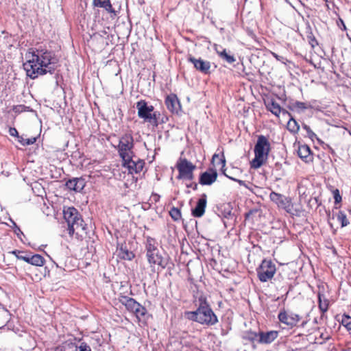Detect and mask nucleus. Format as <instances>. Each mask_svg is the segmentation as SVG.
I'll return each mask as SVG.
<instances>
[{"label":"nucleus","mask_w":351,"mask_h":351,"mask_svg":"<svg viewBox=\"0 0 351 351\" xmlns=\"http://www.w3.org/2000/svg\"><path fill=\"white\" fill-rule=\"evenodd\" d=\"M303 128L306 130V133H307V135L311 139V140H314V139H316L318 142V143L319 145H322L324 144V142L318 138V136H317V134L315 133H314L311 129L310 128L309 126L306 125H303Z\"/></svg>","instance_id":"nucleus-35"},{"label":"nucleus","mask_w":351,"mask_h":351,"mask_svg":"<svg viewBox=\"0 0 351 351\" xmlns=\"http://www.w3.org/2000/svg\"><path fill=\"white\" fill-rule=\"evenodd\" d=\"M132 313L135 315L136 317L140 321L144 319L147 313V311L145 307L138 303V306H136Z\"/></svg>","instance_id":"nucleus-27"},{"label":"nucleus","mask_w":351,"mask_h":351,"mask_svg":"<svg viewBox=\"0 0 351 351\" xmlns=\"http://www.w3.org/2000/svg\"><path fill=\"white\" fill-rule=\"evenodd\" d=\"M136 108L139 118L154 126H158V114L154 111L153 106H149L145 100L141 99L136 103Z\"/></svg>","instance_id":"nucleus-6"},{"label":"nucleus","mask_w":351,"mask_h":351,"mask_svg":"<svg viewBox=\"0 0 351 351\" xmlns=\"http://www.w3.org/2000/svg\"><path fill=\"white\" fill-rule=\"evenodd\" d=\"M216 51L219 56L228 63H232L235 61V58L233 56L228 54L226 49H222L221 51H219L218 49L216 48Z\"/></svg>","instance_id":"nucleus-31"},{"label":"nucleus","mask_w":351,"mask_h":351,"mask_svg":"<svg viewBox=\"0 0 351 351\" xmlns=\"http://www.w3.org/2000/svg\"><path fill=\"white\" fill-rule=\"evenodd\" d=\"M25 262L32 265L41 267L45 263L44 258L40 254L29 255L28 258L25 259Z\"/></svg>","instance_id":"nucleus-25"},{"label":"nucleus","mask_w":351,"mask_h":351,"mask_svg":"<svg viewBox=\"0 0 351 351\" xmlns=\"http://www.w3.org/2000/svg\"><path fill=\"white\" fill-rule=\"evenodd\" d=\"M246 32L247 34V35L252 39H255L256 38V36H255V34L254 32H253V30L250 29H246Z\"/></svg>","instance_id":"nucleus-48"},{"label":"nucleus","mask_w":351,"mask_h":351,"mask_svg":"<svg viewBox=\"0 0 351 351\" xmlns=\"http://www.w3.org/2000/svg\"><path fill=\"white\" fill-rule=\"evenodd\" d=\"M308 38H309V43L313 48H314L316 45H318V43L314 36H309Z\"/></svg>","instance_id":"nucleus-45"},{"label":"nucleus","mask_w":351,"mask_h":351,"mask_svg":"<svg viewBox=\"0 0 351 351\" xmlns=\"http://www.w3.org/2000/svg\"><path fill=\"white\" fill-rule=\"evenodd\" d=\"M335 217L342 228L347 226L350 223L346 215L343 211L340 210L337 213Z\"/></svg>","instance_id":"nucleus-30"},{"label":"nucleus","mask_w":351,"mask_h":351,"mask_svg":"<svg viewBox=\"0 0 351 351\" xmlns=\"http://www.w3.org/2000/svg\"><path fill=\"white\" fill-rule=\"evenodd\" d=\"M119 256L121 258L128 261H131L134 257V254L132 252L123 248L121 249Z\"/></svg>","instance_id":"nucleus-36"},{"label":"nucleus","mask_w":351,"mask_h":351,"mask_svg":"<svg viewBox=\"0 0 351 351\" xmlns=\"http://www.w3.org/2000/svg\"><path fill=\"white\" fill-rule=\"evenodd\" d=\"M219 51H221L223 49L221 47H217Z\"/></svg>","instance_id":"nucleus-52"},{"label":"nucleus","mask_w":351,"mask_h":351,"mask_svg":"<svg viewBox=\"0 0 351 351\" xmlns=\"http://www.w3.org/2000/svg\"><path fill=\"white\" fill-rule=\"evenodd\" d=\"M267 109L276 117H279L282 112L283 114L290 116V114L286 110L281 108L280 106L275 101L271 100L266 104Z\"/></svg>","instance_id":"nucleus-19"},{"label":"nucleus","mask_w":351,"mask_h":351,"mask_svg":"<svg viewBox=\"0 0 351 351\" xmlns=\"http://www.w3.org/2000/svg\"><path fill=\"white\" fill-rule=\"evenodd\" d=\"M230 178L233 180H235V181L238 182L240 184H241V180H236V179H234L232 178Z\"/></svg>","instance_id":"nucleus-51"},{"label":"nucleus","mask_w":351,"mask_h":351,"mask_svg":"<svg viewBox=\"0 0 351 351\" xmlns=\"http://www.w3.org/2000/svg\"><path fill=\"white\" fill-rule=\"evenodd\" d=\"M299 125L298 122L291 117L287 123V129L292 133H297L299 130Z\"/></svg>","instance_id":"nucleus-33"},{"label":"nucleus","mask_w":351,"mask_h":351,"mask_svg":"<svg viewBox=\"0 0 351 351\" xmlns=\"http://www.w3.org/2000/svg\"><path fill=\"white\" fill-rule=\"evenodd\" d=\"M169 215L174 221H178L181 218V212L176 207H173L170 210Z\"/></svg>","instance_id":"nucleus-38"},{"label":"nucleus","mask_w":351,"mask_h":351,"mask_svg":"<svg viewBox=\"0 0 351 351\" xmlns=\"http://www.w3.org/2000/svg\"><path fill=\"white\" fill-rule=\"evenodd\" d=\"M318 303L320 311L323 313H326L328 309L329 302L325 295L321 292L318 293Z\"/></svg>","instance_id":"nucleus-26"},{"label":"nucleus","mask_w":351,"mask_h":351,"mask_svg":"<svg viewBox=\"0 0 351 351\" xmlns=\"http://www.w3.org/2000/svg\"><path fill=\"white\" fill-rule=\"evenodd\" d=\"M167 109L173 114H179L182 108L180 101L176 94H170L165 99Z\"/></svg>","instance_id":"nucleus-13"},{"label":"nucleus","mask_w":351,"mask_h":351,"mask_svg":"<svg viewBox=\"0 0 351 351\" xmlns=\"http://www.w3.org/2000/svg\"><path fill=\"white\" fill-rule=\"evenodd\" d=\"M12 254H14L17 259L23 260L25 261V259L28 258L29 255H23V252L18 251V250H14L11 252Z\"/></svg>","instance_id":"nucleus-40"},{"label":"nucleus","mask_w":351,"mask_h":351,"mask_svg":"<svg viewBox=\"0 0 351 351\" xmlns=\"http://www.w3.org/2000/svg\"><path fill=\"white\" fill-rule=\"evenodd\" d=\"M259 217L260 211L258 209H252L245 214V220L253 223Z\"/></svg>","instance_id":"nucleus-28"},{"label":"nucleus","mask_w":351,"mask_h":351,"mask_svg":"<svg viewBox=\"0 0 351 351\" xmlns=\"http://www.w3.org/2000/svg\"><path fill=\"white\" fill-rule=\"evenodd\" d=\"M56 351H77V346L74 343H66L62 347L57 348Z\"/></svg>","instance_id":"nucleus-34"},{"label":"nucleus","mask_w":351,"mask_h":351,"mask_svg":"<svg viewBox=\"0 0 351 351\" xmlns=\"http://www.w3.org/2000/svg\"><path fill=\"white\" fill-rule=\"evenodd\" d=\"M85 186V182L84 179L81 178H74L73 179L69 180L66 182V186L70 189L73 190L75 191H82Z\"/></svg>","instance_id":"nucleus-18"},{"label":"nucleus","mask_w":351,"mask_h":351,"mask_svg":"<svg viewBox=\"0 0 351 351\" xmlns=\"http://www.w3.org/2000/svg\"><path fill=\"white\" fill-rule=\"evenodd\" d=\"M9 133L12 136H19L18 134V131L14 128H10L9 130Z\"/></svg>","instance_id":"nucleus-46"},{"label":"nucleus","mask_w":351,"mask_h":351,"mask_svg":"<svg viewBox=\"0 0 351 351\" xmlns=\"http://www.w3.org/2000/svg\"><path fill=\"white\" fill-rule=\"evenodd\" d=\"M93 5L95 7L104 8L109 13L115 14V10L112 8L110 0H93Z\"/></svg>","instance_id":"nucleus-23"},{"label":"nucleus","mask_w":351,"mask_h":351,"mask_svg":"<svg viewBox=\"0 0 351 351\" xmlns=\"http://www.w3.org/2000/svg\"><path fill=\"white\" fill-rule=\"evenodd\" d=\"M119 301L125 306L128 311L132 313L136 306H138V302L134 298L125 295H120L119 297Z\"/></svg>","instance_id":"nucleus-20"},{"label":"nucleus","mask_w":351,"mask_h":351,"mask_svg":"<svg viewBox=\"0 0 351 351\" xmlns=\"http://www.w3.org/2000/svg\"><path fill=\"white\" fill-rule=\"evenodd\" d=\"M64 218L68 225V233L72 237L75 230H85L86 224L76 208L68 207L63 210Z\"/></svg>","instance_id":"nucleus-3"},{"label":"nucleus","mask_w":351,"mask_h":351,"mask_svg":"<svg viewBox=\"0 0 351 351\" xmlns=\"http://www.w3.org/2000/svg\"><path fill=\"white\" fill-rule=\"evenodd\" d=\"M178 175L177 179L184 180H193L194 178L193 171L196 167L186 159H182L177 164Z\"/></svg>","instance_id":"nucleus-7"},{"label":"nucleus","mask_w":351,"mask_h":351,"mask_svg":"<svg viewBox=\"0 0 351 351\" xmlns=\"http://www.w3.org/2000/svg\"><path fill=\"white\" fill-rule=\"evenodd\" d=\"M145 241V251L146 254H149L153 252L158 251V242L156 240L149 236H147Z\"/></svg>","instance_id":"nucleus-24"},{"label":"nucleus","mask_w":351,"mask_h":351,"mask_svg":"<svg viewBox=\"0 0 351 351\" xmlns=\"http://www.w3.org/2000/svg\"><path fill=\"white\" fill-rule=\"evenodd\" d=\"M276 271V265L270 260H263L257 269V274L261 282L271 280Z\"/></svg>","instance_id":"nucleus-8"},{"label":"nucleus","mask_w":351,"mask_h":351,"mask_svg":"<svg viewBox=\"0 0 351 351\" xmlns=\"http://www.w3.org/2000/svg\"><path fill=\"white\" fill-rule=\"evenodd\" d=\"M270 144L265 136H259L254 147L255 157L251 162L252 167L259 168L267 159Z\"/></svg>","instance_id":"nucleus-4"},{"label":"nucleus","mask_w":351,"mask_h":351,"mask_svg":"<svg viewBox=\"0 0 351 351\" xmlns=\"http://www.w3.org/2000/svg\"><path fill=\"white\" fill-rule=\"evenodd\" d=\"M243 339H248L249 341L258 343L259 332L252 331H246L243 333Z\"/></svg>","instance_id":"nucleus-29"},{"label":"nucleus","mask_w":351,"mask_h":351,"mask_svg":"<svg viewBox=\"0 0 351 351\" xmlns=\"http://www.w3.org/2000/svg\"><path fill=\"white\" fill-rule=\"evenodd\" d=\"M298 155L301 159L306 162L311 160V149L306 145H302L299 146Z\"/></svg>","instance_id":"nucleus-22"},{"label":"nucleus","mask_w":351,"mask_h":351,"mask_svg":"<svg viewBox=\"0 0 351 351\" xmlns=\"http://www.w3.org/2000/svg\"><path fill=\"white\" fill-rule=\"evenodd\" d=\"M123 166L128 169L129 173H140L144 167L145 162L136 158L134 154H131L129 158H125L122 160Z\"/></svg>","instance_id":"nucleus-9"},{"label":"nucleus","mask_w":351,"mask_h":351,"mask_svg":"<svg viewBox=\"0 0 351 351\" xmlns=\"http://www.w3.org/2000/svg\"><path fill=\"white\" fill-rule=\"evenodd\" d=\"M186 315L189 319L208 326H213L218 322L217 315L204 295L199 297L197 309L194 311L187 312Z\"/></svg>","instance_id":"nucleus-2"},{"label":"nucleus","mask_w":351,"mask_h":351,"mask_svg":"<svg viewBox=\"0 0 351 351\" xmlns=\"http://www.w3.org/2000/svg\"><path fill=\"white\" fill-rule=\"evenodd\" d=\"M212 164L217 169H223L226 165V159L223 152L215 153L212 157Z\"/></svg>","instance_id":"nucleus-21"},{"label":"nucleus","mask_w":351,"mask_h":351,"mask_svg":"<svg viewBox=\"0 0 351 351\" xmlns=\"http://www.w3.org/2000/svg\"><path fill=\"white\" fill-rule=\"evenodd\" d=\"M293 106L296 108L303 110H306L310 107L307 104L302 101H295L293 104Z\"/></svg>","instance_id":"nucleus-41"},{"label":"nucleus","mask_w":351,"mask_h":351,"mask_svg":"<svg viewBox=\"0 0 351 351\" xmlns=\"http://www.w3.org/2000/svg\"><path fill=\"white\" fill-rule=\"evenodd\" d=\"M341 323L346 328L347 331L351 337V317L343 314L342 315Z\"/></svg>","instance_id":"nucleus-32"},{"label":"nucleus","mask_w":351,"mask_h":351,"mask_svg":"<svg viewBox=\"0 0 351 351\" xmlns=\"http://www.w3.org/2000/svg\"><path fill=\"white\" fill-rule=\"evenodd\" d=\"M271 54L273 57H274L278 61H280L285 64H286L287 62H288V60L285 58L280 56L274 52H272Z\"/></svg>","instance_id":"nucleus-43"},{"label":"nucleus","mask_w":351,"mask_h":351,"mask_svg":"<svg viewBox=\"0 0 351 351\" xmlns=\"http://www.w3.org/2000/svg\"><path fill=\"white\" fill-rule=\"evenodd\" d=\"M217 178L216 169H210L209 171L202 173L199 179V183L202 185H210L214 183Z\"/></svg>","instance_id":"nucleus-15"},{"label":"nucleus","mask_w":351,"mask_h":351,"mask_svg":"<svg viewBox=\"0 0 351 351\" xmlns=\"http://www.w3.org/2000/svg\"><path fill=\"white\" fill-rule=\"evenodd\" d=\"M187 188H192L193 190H196L197 188V184L195 182H191L190 184H186Z\"/></svg>","instance_id":"nucleus-49"},{"label":"nucleus","mask_w":351,"mask_h":351,"mask_svg":"<svg viewBox=\"0 0 351 351\" xmlns=\"http://www.w3.org/2000/svg\"><path fill=\"white\" fill-rule=\"evenodd\" d=\"M279 321L290 328L295 326L300 320V316L292 312L281 310L278 315Z\"/></svg>","instance_id":"nucleus-12"},{"label":"nucleus","mask_w":351,"mask_h":351,"mask_svg":"<svg viewBox=\"0 0 351 351\" xmlns=\"http://www.w3.org/2000/svg\"><path fill=\"white\" fill-rule=\"evenodd\" d=\"M0 313H2L4 315H7V311L3 308H1Z\"/></svg>","instance_id":"nucleus-50"},{"label":"nucleus","mask_w":351,"mask_h":351,"mask_svg":"<svg viewBox=\"0 0 351 351\" xmlns=\"http://www.w3.org/2000/svg\"><path fill=\"white\" fill-rule=\"evenodd\" d=\"M146 258L152 271H156V266L161 269L167 267V261L162 256L160 250L146 254Z\"/></svg>","instance_id":"nucleus-10"},{"label":"nucleus","mask_w":351,"mask_h":351,"mask_svg":"<svg viewBox=\"0 0 351 351\" xmlns=\"http://www.w3.org/2000/svg\"><path fill=\"white\" fill-rule=\"evenodd\" d=\"M188 61L191 62L194 67L202 73L208 74L210 72V63L202 58H195L191 56H189Z\"/></svg>","instance_id":"nucleus-14"},{"label":"nucleus","mask_w":351,"mask_h":351,"mask_svg":"<svg viewBox=\"0 0 351 351\" xmlns=\"http://www.w3.org/2000/svg\"><path fill=\"white\" fill-rule=\"evenodd\" d=\"M278 331L270 330L267 332H259L258 343L269 344L278 337Z\"/></svg>","instance_id":"nucleus-17"},{"label":"nucleus","mask_w":351,"mask_h":351,"mask_svg":"<svg viewBox=\"0 0 351 351\" xmlns=\"http://www.w3.org/2000/svg\"><path fill=\"white\" fill-rule=\"evenodd\" d=\"M5 323V320L0 322V325H3Z\"/></svg>","instance_id":"nucleus-53"},{"label":"nucleus","mask_w":351,"mask_h":351,"mask_svg":"<svg viewBox=\"0 0 351 351\" xmlns=\"http://www.w3.org/2000/svg\"><path fill=\"white\" fill-rule=\"evenodd\" d=\"M14 229V232L16 234L17 237L21 240L23 241L22 236L25 237L23 232L21 230L20 228L17 226L16 223L14 221H12Z\"/></svg>","instance_id":"nucleus-39"},{"label":"nucleus","mask_w":351,"mask_h":351,"mask_svg":"<svg viewBox=\"0 0 351 351\" xmlns=\"http://www.w3.org/2000/svg\"><path fill=\"white\" fill-rule=\"evenodd\" d=\"M322 145H323V148H324V149H328V152H330L332 154H333V155H334V154H335V152L334 149H332V148L329 145H328V144H325V143H324V144H322Z\"/></svg>","instance_id":"nucleus-47"},{"label":"nucleus","mask_w":351,"mask_h":351,"mask_svg":"<svg viewBox=\"0 0 351 351\" xmlns=\"http://www.w3.org/2000/svg\"><path fill=\"white\" fill-rule=\"evenodd\" d=\"M134 147V138L131 132L123 134L119 141V144L114 146L117 150L119 156L122 160L129 158L131 154H134L133 149Z\"/></svg>","instance_id":"nucleus-5"},{"label":"nucleus","mask_w":351,"mask_h":351,"mask_svg":"<svg viewBox=\"0 0 351 351\" xmlns=\"http://www.w3.org/2000/svg\"><path fill=\"white\" fill-rule=\"evenodd\" d=\"M79 351H91L90 347L84 342L80 343L79 346H77V350Z\"/></svg>","instance_id":"nucleus-42"},{"label":"nucleus","mask_w":351,"mask_h":351,"mask_svg":"<svg viewBox=\"0 0 351 351\" xmlns=\"http://www.w3.org/2000/svg\"><path fill=\"white\" fill-rule=\"evenodd\" d=\"M334 199L336 204L339 203L341 201V197L339 194V190L336 189L334 191Z\"/></svg>","instance_id":"nucleus-44"},{"label":"nucleus","mask_w":351,"mask_h":351,"mask_svg":"<svg viewBox=\"0 0 351 351\" xmlns=\"http://www.w3.org/2000/svg\"><path fill=\"white\" fill-rule=\"evenodd\" d=\"M207 203V196L206 194H202L201 197L198 199L195 207L192 210V215L195 217H201L205 212V208Z\"/></svg>","instance_id":"nucleus-16"},{"label":"nucleus","mask_w":351,"mask_h":351,"mask_svg":"<svg viewBox=\"0 0 351 351\" xmlns=\"http://www.w3.org/2000/svg\"><path fill=\"white\" fill-rule=\"evenodd\" d=\"M270 199L277 204V206L285 210L287 213H291L293 208L291 199L282 194L271 192L269 195Z\"/></svg>","instance_id":"nucleus-11"},{"label":"nucleus","mask_w":351,"mask_h":351,"mask_svg":"<svg viewBox=\"0 0 351 351\" xmlns=\"http://www.w3.org/2000/svg\"><path fill=\"white\" fill-rule=\"evenodd\" d=\"M26 62L23 63L26 74L32 79L47 73L52 74L55 71L56 58L54 54L48 50L36 49L25 55Z\"/></svg>","instance_id":"nucleus-1"},{"label":"nucleus","mask_w":351,"mask_h":351,"mask_svg":"<svg viewBox=\"0 0 351 351\" xmlns=\"http://www.w3.org/2000/svg\"><path fill=\"white\" fill-rule=\"evenodd\" d=\"M19 142L23 146L33 145L36 141V138L32 137L25 138L23 136H18Z\"/></svg>","instance_id":"nucleus-37"}]
</instances>
